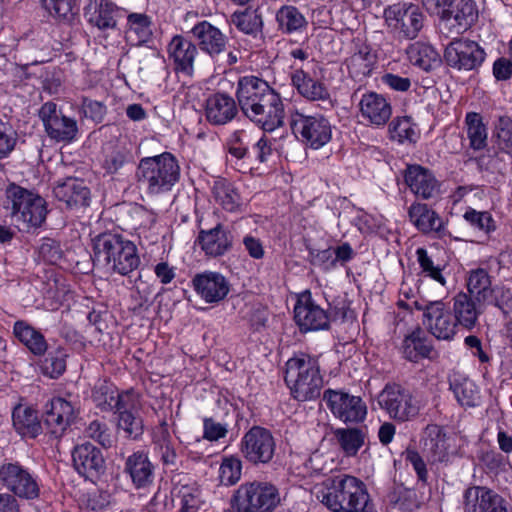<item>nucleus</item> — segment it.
<instances>
[{
    "mask_svg": "<svg viewBox=\"0 0 512 512\" xmlns=\"http://www.w3.org/2000/svg\"><path fill=\"white\" fill-rule=\"evenodd\" d=\"M324 400L333 416L343 423H361L367 416V405L360 396L328 389L324 392Z\"/></svg>",
    "mask_w": 512,
    "mask_h": 512,
    "instance_id": "12",
    "label": "nucleus"
},
{
    "mask_svg": "<svg viewBox=\"0 0 512 512\" xmlns=\"http://www.w3.org/2000/svg\"><path fill=\"white\" fill-rule=\"evenodd\" d=\"M495 136L500 150L512 156V119L500 116L495 124Z\"/></svg>",
    "mask_w": 512,
    "mask_h": 512,
    "instance_id": "52",
    "label": "nucleus"
},
{
    "mask_svg": "<svg viewBox=\"0 0 512 512\" xmlns=\"http://www.w3.org/2000/svg\"><path fill=\"white\" fill-rule=\"evenodd\" d=\"M275 440L271 432L255 426L247 431L241 439L240 451L243 457L253 464L269 463L275 452Z\"/></svg>",
    "mask_w": 512,
    "mask_h": 512,
    "instance_id": "14",
    "label": "nucleus"
},
{
    "mask_svg": "<svg viewBox=\"0 0 512 512\" xmlns=\"http://www.w3.org/2000/svg\"><path fill=\"white\" fill-rule=\"evenodd\" d=\"M432 339L421 328H416L408 334L403 341L405 352H430L432 349Z\"/></svg>",
    "mask_w": 512,
    "mask_h": 512,
    "instance_id": "51",
    "label": "nucleus"
},
{
    "mask_svg": "<svg viewBox=\"0 0 512 512\" xmlns=\"http://www.w3.org/2000/svg\"><path fill=\"white\" fill-rule=\"evenodd\" d=\"M53 194L69 209H80L90 204V190L79 178L68 177L59 181L53 189Z\"/></svg>",
    "mask_w": 512,
    "mask_h": 512,
    "instance_id": "26",
    "label": "nucleus"
},
{
    "mask_svg": "<svg viewBox=\"0 0 512 512\" xmlns=\"http://www.w3.org/2000/svg\"><path fill=\"white\" fill-rule=\"evenodd\" d=\"M151 38V18L143 13H130V46L140 47Z\"/></svg>",
    "mask_w": 512,
    "mask_h": 512,
    "instance_id": "44",
    "label": "nucleus"
},
{
    "mask_svg": "<svg viewBox=\"0 0 512 512\" xmlns=\"http://www.w3.org/2000/svg\"><path fill=\"white\" fill-rule=\"evenodd\" d=\"M335 437L343 453L355 456L364 444L365 435L357 428H339L335 431Z\"/></svg>",
    "mask_w": 512,
    "mask_h": 512,
    "instance_id": "46",
    "label": "nucleus"
},
{
    "mask_svg": "<svg viewBox=\"0 0 512 512\" xmlns=\"http://www.w3.org/2000/svg\"><path fill=\"white\" fill-rule=\"evenodd\" d=\"M312 493L332 512H359L369 502V493L364 482L348 474L325 478L314 485Z\"/></svg>",
    "mask_w": 512,
    "mask_h": 512,
    "instance_id": "2",
    "label": "nucleus"
},
{
    "mask_svg": "<svg viewBox=\"0 0 512 512\" xmlns=\"http://www.w3.org/2000/svg\"><path fill=\"white\" fill-rule=\"evenodd\" d=\"M213 193L216 201L227 211H236L241 204L239 194L230 183L216 182Z\"/></svg>",
    "mask_w": 512,
    "mask_h": 512,
    "instance_id": "49",
    "label": "nucleus"
},
{
    "mask_svg": "<svg viewBox=\"0 0 512 512\" xmlns=\"http://www.w3.org/2000/svg\"><path fill=\"white\" fill-rule=\"evenodd\" d=\"M464 219L474 228L489 234L496 229V223L492 215L487 211L469 209L464 214Z\"/></svg>",
    "mask_w": 512,
    "mask_h": 512,
    "instance_id": "55",
    "label": "nucleus"
},
{
    "mask_svg": "<svg viewBox=\"0 0 512 512\" xmlns=\"http://www.w3.org/2000/svg\"><path fill=\"white\" fill-rule=\"evenodd\" d=\"M408 216L413 225L425 234L439 232L443 226L442 219L427 204L413 203L408 209Z\"/></svg>",
    "mask_w": 512,
    "mask_h": 512,
    "instance_id": "36",
    "label": "nucleus"
},
{
    "mask_svg": "<svg viewBox=\"0 0 512 512\" xmlns=\"http://www.w3.org/2000/svg\"><path fill=\"white\" fill-rule=\"evenodd\" d=\"M202 250L209 256L217 257L226 253L232 246L230 232L221 225L208 231H201L198 236Z\"/></svg>",
    "mask_w": 512,
    "mask_h": 512,
    "instance_id": "34",
    "label": "nucleus"
},
{
    "mask_svg": "<svg viewBox=\"0 0 512 512\" xmlns=\"http://www.w3.org/2000/svg\"><path fill=\"white\" fill-rule=\"evenodd\" d=\"M404 180L412 193L423 199H430L439 194L440 186L433 173L420 166L409 165L404 172Z\"/></svg>",
    "mask_w": 512,
    "mask_h": 512,
    "instance_id": "27",
    "label": "nucleus"
},
{
    "mask_svg": "<svg viewBox=\"0 0 512 512\" xmlns=\"http://www.w3.org/2000/svg\"><path fill=\"white\" fill-rule=\"evenodd\" d=\"M238 102L228 94L214 93L206 100L205 116L212 125H225L238 114Z\"/></svg>",
    "mask_w": 512,
    "mask_h": 512,
    "instance_id": "29",
    "label": "nucleus"
},
{
    "mask_svg": "<svg viewBox=\"0 0 512 512\" xmlns=\"http://www.w3.org/2000/svg\"><path fill=\"white\" fill-rule=\"evenodd\" d=\"M13 333L30 352H46L48 349L43 333L24 320L14 323Z\"/></svg>",
    "mask_w": 512,
    "mask_h": 512,
    "instance_id": "38",
    "label": "nucleus"
},
{
    "mask_svg": "<svg viewBox=\"0 0 512 512\" xmlns=\"http://www.w3.org/2000/svg\"><path fill=\"white\" fill-rule=\"evenodd\" d=\"M45 10L59 19H69L72 15V0H41Z\"/></svg>",
    "mask_w": 512,
    "mask_h": 512,
    "instance_id": "61",
    "label": "nucleus"
},
{
    "mask_svg": "<svg viewBox=\"0 0 512 512\" xmlns=\"http://www.w3.org/2000/svg\"><path fill=\"white\" fill-rule=\"evenodd\" d=\"M449 381L450 389L461 405L469 407L477 405L480 399L479 389L472 380L463 374L454 372Z\"/></svg>",
    "mask_w": 512,
    "mask_h": 512,
    "instance_id": "40",
    "label": "nucleus"
},
{
    "mask_svg": "<svg viewBox=\"0 0 512 512\" xmlns=\"http://www.w3.org/2000/svg\"><path fill=\"white\" fill-rule=\"evenodd\" d=\"M81 112L85 118H89L95 123H100L104 120L107 108L106 105L100 101L84 97L82 99Z\"/></svg>",
    "mask_w": 512,
    "mask_h": 512,
    "instance_id": "59",
    "label": "nucleus"
},
{
    "mask_svg": "<svg viewBox=\"0 0 512 512\" xmlns=\"http://www.w3.org/2000/svg\"><path fill=\"white\" fill-rule=\"evenodd\" d=\"M74 418L72 404L63 398H53L45 405L44 424L48 431L56 436H61Z\"/></svg>",
    "mask_w": 512,
    "mask_h": 512,
    "instance_id": "28",
    "label": "nucleus"
},
{
    "mask_svg": "<svg viewBox=\"0 0 512 512\" xmlns=\"http://www.w3.org/2000/svg\"><path fill=\"white\" fill-rule=\"evenodd\" d=\"M281 498L276 486L268 482L242 483L233 493L230 506L235 512H272Z\"/></svg>",
    "mask_w": 512,
    "mask_h": 512,
    "instance_id": "6",
    "label": "nucleus"
},
{
    "mask_svg": "<svg viewBox=\"0 0 512 512\" xmlns=\"http://www.w3.org/2000/svg\"><path fill=\"white\" fill-rule=\"evenodd\" d=\"M376 63V54L368 44L363 42L356 43L354 52L346 59L350 77L359 82L371 75Z\"/></svg>",
    "mask_w": 512,
    "mask_h": 512,
    "instance_id": "31",
    "label": "nucleus"
},
{
    "mask_svg": "<svg viewBox=\"0 0 512 512\" xmlns=\"http://www.w3.org/2000/svg\"><path fill=\"white\" fill-rule=\"evenodd\" d=\"M228 427L226 424L217 422L212 418L203 419V438L208 441H218L227 435Z\"/></svg>",
    "mask_w": 512,
    "mask_h": 512,
    "instance_id": "64",
    "label": "nucleus"
},
{
    "mask_svg": "<svg viewBox=\"0 0 512 512\" xmlns=\"http://www.w3.org/2000/svg\"><path fill=\"white\" fill-rule=\"evenodd\" d=\"M122 237L118 234L104 233L93 239L92 260L97 266H111L121 275L128 274V252Z\"/></svg>",
    "mask_w": 512,
    "mask_h": 512,
    "instance_id": "9",
    "label": "nucleus"
},
{
    "mask_svg": "<svg viewBox=\"0 0 512 512\" xmlns=\"http://www.w3.org/2000/svg\"><path fill=\"white\" fill-rule=\"evenodd\" d=\"M40 371L50 378H58L66 369V361L63 354H38Z\"/></svg>",
    "mask_w": 512,
    "mask_h": 512,
    "instance_id": "50",
    "label": "nucleus"
},
{
    "mask_svg": "<svg viewBox=\"0 0 512 512\" xmlns=\"http://www.w3.org/2000/svg\"><path fill=\"white\" fill-rule=\"evenodd\" d=\"M191 32L197 39L200 49L210 57L216 58L226 50L227 37L208 21L197 23Z\"/></svg>",
    "mask_w": 512,
    "mask_h": 512,
    "instance_id": "30",
    "label": "nucleus"
},
{
    "mask_svg": "<svg viewBox=\"0 0 512 512\" xmlns=\"http://www.w3.org/2000/svg\"><path fill=\"white\" fill-rule=\"evenodd\" d=\"M135 177L138 184L145 187L150 194H159L170 190L178 182L180 167L173 154L164 152L142 158Z\"/></svg>",
    "mask_w": 512,
    "mask_h": 512,
    "instance_id": "5",
    "label": "nucleus"
},
{
    "mask_svg": "<svg viewBox=\"0 0 512 512\" xmlns=\"http://www.w3.org/2000/svg\"><path fill=\"white\" fill-rule=\"evenodd\" d=\"M359 111L362 120L375 127L384 126L392 115L390 102L376 92H367L362 95Z\"/></svg>",
    "mask_w": 512,
    "mask_h": 512,
    "instance_id": "25",
    "label": "nucleus"
},
{
    "mask_svg": "<svg viewBox=\"0 0 512 512\" xmlns=\"http://www.w3.org/2000/svg\"><path fill=\"white\" fill-rule=\"evenodd\" d=\"M127 393L120 394L115 385L108 381H99L92 392L94 403L103 410H113L117 415V426L128 432Z\"/></svg>",
    "mask_w": 512,
    "mask_h": 512,
    "instance_id": "17",
    "label": "nucleus"
},
{
    "mask_svg": "<svg viewBox=\"0 0 512 512\" xmlns=\"http://www.w3.org/2000/svg\"><path fill=\"white\" fill-rule=\"evenodd\" d=\"M242 475V462L235 456L224 457L218 468V481L223 486L236 484Z\"/></svg>",
    "mask_w": 512,
    "mask_h": 512,
    "instance_id": "48",
    "label": "nucleus"
},
{
    "mask_svg": "<svg viewBox=\"0 0 512 512\" xmlns=\"http://www.w3.org/2000/svg\"><path fill=\"white\" fill-rule=\"evenodd\" d=\"M309 261L313 266L324 271H329L336 266L334 252L331 248L323 250L309 249Z\"/></svg>",
    "mask_w": 512,
    "mask_h": 512,
    "instance_id": "60",
    "label": "nucleus"
},
{
    "mask_svg": "<svg viewBox=\"0 0 512 512\" xmlns=\"http://www.w3.org/2000/svg\"><path fill=\"white\" fill-rule=\"evenodd\" d=\"M154 442L160 447L164 461L172 462L175 457V453L172 447L171 435L169 433L167 423L162 422L159 427H157L154 433Z\"/></svg>",
    "mask_w": 512,
    "mask_h": 512,
    "instance_id": "57",
    "label": "nucleus"
},
{
    "mask_svg": "<svg viewBox=\"0 0 512 512\" xmlns=\"http://www.w3.org/2000/svg\"><path fill=\"white\" fill-rule=\"evenodd\" d=\"M105 159L103 162L104 168L109 173H114L118 171L121 167H123L126 161V152L125 147H121L120 149H114V147L109 144L104 148Z\"/></svg>",
    "mask_w": 512,
    "mask_h": 512,
    "instance_id": "58",
    "label": "nucleus"
},
{
    "mask_svg": "<svg viewBox=\"0 0 512 512\" xmlns=\"http://www.w3.org/2000/svg\"><path fill=\"white\" fill-rule=\"evenodd\" d=\"M236 97L242 113L264 131L272 132L284 124V104L263 79L244 76L238 80Z\"/></svg>",
    "mask_w": 512,
    "mask_h": 512,
    "instance_id": "1",
    "label": "nucleus"
},
{
    "mask_svg": "<svg viewBox=\"0 0 512 512\" xmlns=\"http://www.w3.org/2000/svg\"><path fill=\"white\" fill-rule=\"evenodd\" d=\"M47 136L56 141L71 143L78 135V124L74 118L66 116L52 101L44 103L38 112Z\"/></svg>",
    "mask_w": 512,
    "mask_h": 512,
    "instance_id": "11",
    "label": "nucleus"
},
{
    "mask_svg": "<svg viewBox=\"0 0 512 512\" xmlns=\"http://www.w3.org/2000/svg\"><path fill=\"white\" fill-rule=\"evenodd\" d=\"M417 261L425 276H428L441 284L446 285V279L442 274V269L439 264H435L432 258L428 255V252L424 248H418L416 250Z\"/></svg>",
    "mask_w": 512,
    "mask_h": 512,
    "instance_id": "54",
    "label": "nucleus"
},
{
    "mask_svg": "<svg viewBox=\"0 0 512 512\" xmlns=\"http://www.w3.org/2000/svg\"><path fill=\"white\" fill-rule=\"evenodd\" d=\"M130 478L137 488L146 487L152 482V467L145 453H135L130 459Z\"/></svg>",
    "mask_w": 512,
    "mask_h": 512,
    "instance_id": "47",
    "label": "nucleus"
},
{
    "mask_svg": "<svg viewBox=\"0 0 512 512\" xmlns=\"http://www.w3.org/2000/svg\"><path fill=\"white\" fill-rule=\"evenodd\" d=\"M17 143V133L8 121L0 117V159L8 157Z\"/></svg>",
    "mask_w": 512,
    "mask_h": 512,
    "instance_id": "56",
    "label": "nucleus"
},
{
    "mask_svg": "<svg viewBox=\"0 0 512 512\" xmlns=\"http://www.w3.org/2000/svg\"><path fill=\"white\" fill-rule=\"evenodd\" d=\"M231 23L244 34L256 38L262 34L263 19L258 10L245 9L231 15Z\"/></svg>",
    "mask_w": 512,
    "mask_h": 512,
    "instance_id": "43",
    "label": "nucleus"
},
{
    "mask_svg": "<svg viewBox=\"0 0 512 512\" xmlns=\"http://www.w3.org/2000/svg\"><path fill=\"white\" fill-rule=\"evenodd\" d=\"M291 129L296 137H301L310 147L318 149L327 144L332 136L329 120L321 115H304L296 112L291 116Z\"/></svg>",
    "mask_w": 512,
    "mask_h": 512,
    "instance_id": "10",
    "label": "nucleus"
},
{
    "mask_svg": "<svg viewBox=\"0 0 512 512\" xmlns=\"http://www.w3.org/2000/svg\"><path fill=\"white\" fill-rule=\"evenodd\" d=\"M378 403L396 421L405 422L419 413V406L412 395L396 384H387L378 397Z\"/></svg>",
    "mask_w": 512,
    "mask_h": 512,
    "instance_id": "13",
    "label": "nucleus"
},
{
    "mask_svg": "<svg viewBox=\"0 0 512 512\" xmlns=\"http://www.w3.org/2000/svg\"><path fill=\"white\" fill-rule=\"evenodd\" d=\"M3 207L6 215L17 223L19 229L40 227L47 216L46 201L27 189L10 185L5 191Z\"/></svg>",
    "mask_w": 512,
    "mask_h": 512,
    "instance_id": "4",
    "label": "nucleus"
},
{
    "mask_svg": "<svg viewBox=\"0 0 512 512\" xmlns=\"http://www.w3.org/2000/svg\"><path fill=\"white\" fill-rule=\"evenodd\" d=\"M293 87L297 92L310 101H329L330 93L325 84L319 80L313 79L302 69L295 70L291 75Z\"/></svg>",
    "mask_w": 512,
    "mask_h": 512,
    "instance_id": "32",
    "label": "nucleus"
},
{
    "mask_svg": "<svg viewBox=\"0 0 512 512\" xmlns=\"http://www.w3.org/2000/svg\"><path fill=\"white\" fill-rule=\"evenodd\" d=\"M278 31L283 34L302 33L308 27L304 14L295 6L284 5L276 12Z\"/></svg>",
    "mask_w": 512,
    "mask_h": 512,
    "instance_id": "37",
    "label": "nucleus"
},
{
    "mask_svg": "<svg viewBox=\"0 0 512 512\" xmlns=\"http://www.w3.org/2000/svg\"><path fill=\"white\" fill-rule=\"evenodd\" d=\"M0 483L21 498L34 499L39 495L36 480L18 462H5L0 466Z\"/></svg>",
    "mask_w": 512,
    "mask_h": 512,
    "instance_id": "16",
    "label": "nucleus"
},
{
    "mask_svg": "<svg viewBox=\"0 0 512 512\" xmlns=\"http://www.w3.org/2000/svg\"><path fill=\"white\" fill-rule=\"evenodd\" d=\"M410 62L419 68L429 71L440 62L438 52L429 44L415 42L407 48Z\"/></svg>",
    "mask_w": 512,
    "mask_h": 512,
    "instance_id": "42",
    "label": "nucleus"
},
{
    "mask_svg": "<svg viewBox=\"0 0 512 512\" xmlns=\"http://www.w3.org/2000/svg\"><path fill=\"white\" fill-rule=\"evenodd\" d=\"M452 38L444 52L447 65L465 71L478 68L485 59V52L480 45L472 40Z\"/></svg>",
    "mask_w": 512,
    "mask_h": 512,
    "instance_id": "15",
    "label": "nucleus"
},
{
    "mask_svg": "<svg viewBox=\"0 0 512 512\" xmlns=\"http://www.w3.org/2000/svg\"><path fill=\"white\" fill-rule=\"evenodd\" d=\"M72 459L76 471L87 479H96L105 470L101 451L90 443L77 445L72 452Z\"/></svg>",
    "mask_w": 512,
    "mask_h": 512,
    "instance_id": "21",
    "label": "nucleus"
},
{
    "mask_svg": "<svg viewBox=\"0 0 512 512\" xmlns=\"http://www.w3.org/2000/svg\"><path fill=\"white\" fill-rule=\"evenodd\" d=\"M294 318L302 331L326 329L329 323L326 311L312 300L310 292L298 298Z\"/></svg>",
    "mask_w": 512,
    "mask_h": 512,
    "instance_id": "20",
    "label": "nucleus"
},
{
    "mask_svg": "<svg viewBox=\"0 0 512 512\" xmlns=\"http://www.w3.org/2000/svg\"><path fill=\"white\" fill-rule=\"evenodd\" d=\"M285 381L298 401H310L320 395L323 380L318 360L311 354H295L287 360Z\"/></svg>",
    "mask_w": 512,
    "mask_h": 512,
    "instance_id": "3",
    "label": "nucleus"
},
{
    "mask_svg": "<svg viewBox=\"0 0 512 512\" xmlns=\"http://www.w3.org/2000/svg\"><path fill=\"white\" fill-rule=\"evenodd\" d=\"M457 321L442 301H431L425 325L437 339L449 340L456 333Z\"/></svg>",
    "mask_w": 512,
    "mask_h": 512,
    "instance_id": "22",
    "label": "nucleus"
},
{
    "mask_svg": "<svg viewBox=\"0 0 512 512\" xmlns=\"http://www.w3.org/2000/svg\"><path fill=\"white\" fill-rule=\"evenodd\" d=\"M13 426L23 437L35 438L41 432L37 412L27 406L19 405L12 413Z\"/></svg>",
    "mask_w": 512,
    "mask_h": 512,
    "instance_id": "39",
    "label": "nucleus"
},
{
    "mask_svg": "<svg viewBox=\"0 0 512 512\" xmlns=\"http://www.w3.org/2000/svg\"><path fill=\"white\" fill-rule=\"evenodd\" d=\"M453 301V316L457 323L468 329L474 327L484 304H479L465 293L457 294Z\"/></svg>",
    "mask_w": 512,
    "mask_h": 512,
    "instance_id": "35",
    "label": "nucleus"
},
{
    "mask_svg": "<svg viewBox=\"0 0 512 512\" xmlns=\"http://www.w3.org/2000/svg\"><path fill=\"white\" fill-rule=\"evenodd\" d=\"M440 33L446 38L457 37L477 21L478 10L474 0H452L438 15Z\"/></svg>",
    "mask_w": 512,
    "mask_h": 512,
    "instance_id": "8",
    "label": "nucleus"
},
{
    "mask_svg": "<svg viewBox=\"0 0 512 512\" xmlns=\"http://www.w3.org/2000/svg\"><path fill=\"white\" fill-rule=\"evenodd\" d=\"M120 10L109 0H90L85 8L87 21L99 29L112 28Z\"/></svg>",
    "mask_w": 512,
    "mask_h": 512,
    "instance_id": "33",
    "label": "nucleus"
},
{
    "mask_svg": "<svg viewBox=\"0 0 512 512\" xmlns=\"http://www.w3.org/2000/svg\"><path fill=\"white\" fill-rule=\"evenodd\" d=\"M403 456L405 461L413 467L418 480L426 483L428 480V471L426 468V463L419 452L414 448H407L404 451Z\"/></svg>",
    "mask_w": 512,
    "mask_h": 512,
    "instance_id": "62",
    "label": "nucleus"
},
{
    "mask_svg": "<svg viewBox=\"0 0 512 512\" xmlns=\"http://www.w3.org/2000/svg\"><path fill=\"white\" fill-rule=\"evenodd\" d=\"M467 287L469 296L479 304L490 303L493 290L488 273L484 269H477L470 273Z\"/></svg>",
    "mask_w": 512,
    "mask_h": 512,
    "instance_id": "41",
    "label": "nucleus"
},
{
    "mask_svg": "<svg viewBox=\"0 0 512 512\" xmlns=\"http://www.w3.org/2000/svg\"><path fill=\"white\" fill-rule=\"evenodd\" d=\"M465 124L470 147L474 150H481L487 146V128L482 121L480 114L470 112L466 115Z\"/></svg>",
    "mask_w": 512,
    "mask_h": 512,
    "instance_id": "45",
    "label": "nucleus"
},
{
    "mask_svg": "<svg viewBox=\"0 0 512 512\" xmlns=\"http://www.w3.org/2000/svg\"><path fill=\"white\" fill-rule=\"evenodd\" d=\"M424 451L431 462H448L456 454L455 439L438 425H428L422 436Z\"/></svg>",
    "mask_w": 512,
    "mask_h": 512,
    "instance_id": "19",
    "label": "nucleus"
},
{
    "mask_svg": "<svg viewBox=\"0 0 512 512\" xmlns=\"http://www.w3.org/2000/svg\"><path fill=\"white\" fill-rule=\"evenodd\" d=\"M192 286L206 303H218L229 292V283L226 278L217 272L206 271L196 274L192 279Z\"/></svg>",
    "mask_w": 512,
    "mask_h": 512,
    "instance_id": "23",
    "label": "nucleus"
},
{
    "mask_svg": "<svg viewBox=\"0 0 512 512\" xmlns=\"http://www.w3.org/2000/svg\"><path fill=\"white\" fill-rule=\"evenodd\" d=\"M387 31L397 40L415 39L424 25V15L412 3H396L384 9Z\"/></svg>",
    "mask_w": 512,
    "mask_h": 512,
    "instance_id": "7",
    "label": "nucleus"
},
{
    "mask_svg": "<svg viewBox=\"0 0 512 512\" xmlns=\"http://www.w3.org/2000/svg\"><path fill=\"white\" fill-rule=\"evenodd\" d=\"M178 498L181 512H195L199 505V490L193 486H182Z\"/></svg>",
    "mask_w": 512,
    "mask_h": 512,
    "instance_id": "63",
    "label": "nucleus"
},
{
    "mask_svg": "<svg viewBox=\"0 0 512 512\" xmlns=\"http://www.w3.org/2000/svg\"><path fill=\"white\" fill-rule=\"evenodd\" d=\"M168 56L173 62L174 70L186 76H192L198 48L182 35H175L168 44Z\"/></svg>",
    "mask_w": 512,
    "mask_h": 512,
    "instance_id": "24",
    "label": "nucleus"
},
{
    "mask_svg": "<svg viewBox=\"0 0 512 512\" xmlns=\"http://www.w3.org/2000/svg\"><path fill=\"white\" fill-rule=\"evenodd\" d=\"M462 504L464 512H508V503L502 496L481 486L467 488Z\"/></svg>",
    "mask_w": 512,
    "mask_h": 512,
    "instance_id": "18",
    "label": "nucleus"
},
{
    "mask_svg": "<svg viewBox=\"0 0 512 512\" xmlns=\"http://www.w3.org/2000/svg\"><path fill=\"white\" fill-rule=\"evenodd\" d=\"M389 131L393 139L399 142L404 140L413 141L416 138L415 125L408 116L397 117L389 125Z\"/></svg>",
    "mask_w": 512,
    "mask_h": 512,
    "instance_id": "53",
    "label": "nucleus"
}]
</instances>
